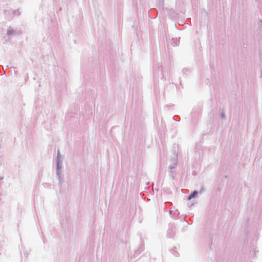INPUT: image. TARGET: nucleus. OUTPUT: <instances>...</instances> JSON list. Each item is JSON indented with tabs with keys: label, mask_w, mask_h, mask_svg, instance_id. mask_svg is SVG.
Instances as JSON below:
<instances>
[{
	"label": "nucleus",
	"mask_w": 262,
	"mask_h": 262,
	"mask_svg": "<svg viewBox=\"0 0 262 262\" xmlns=\"http://www.w3.org/2000/svg\"><path fill=\"white\" fill-rule=\"evenodd\" d=\"M198 194V192L196 191H194L192 194H191L188 197V199L190 200L191 198H194V196H196Z\"/></svg>",
	"instance_id": "1"
}]
</instances>
